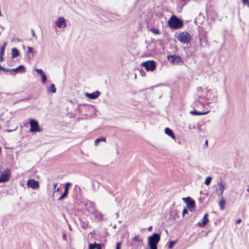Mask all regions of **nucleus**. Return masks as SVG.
I'll return each instance as SVG.
<instances>
[{
    "mask_svg": "<svg viewBox=\"0 0 249 249\" xmlns=\"http://www.w3.org/2000/svg\"><path fill=\"white\" fill-rule=\"evenodd\" d=\"M101 141L105 142L106 141V138H105V137H100V138H99L96 139L95 141H94V144L95 145H97L99 143V142H101Z\"/></svg>",
    "mask_w": 249,
    "mask_h": 249,
    "instance_id": "21",
    "label": "nucleus"
},
{
    "mask_svg": "<svg viewBox=\"0 0 249 249\" xmlns=\"http://www.w3.org/2000/svg\"><path fill=\"white\" fill-rule=\"evenodd\" d=\"M59 190V188H57L56 190L57 191H58Z\"/></svg>",
    "mask_w": 249,
    "mask_h": 249,
    "instance_id": "49",
    "label": "nucleus"
},
{
    "mask_svg": "<svg viewBox=\"0 0 249 249\" xmlns=\"http://www.w3.org/2000/svg\"><path fill=\"white\" fill-rule=\"evenodd\" d=\"M220 200L219 202V205L220 208V209L223 210L225 208V205L226 204V200L223 197H220Z\"/></svg>",
    "mask_w": 249,
    "mask_h": 249,
    "instance_id": "17",
    "label": "nucleus"
},
{
    "mask_svg": "<svg viewBox=\"0 0 249 249\" xmlns=\"http://www.w3.org/2000/svg\"><path fill=\"white\" fill-rule=\"evenodd\" d=\"M242 1L244 5H247L249 7V0H242Z\"/></svg>",
    "mask_w": 249,
    "mask_h": 249,
    "instance_id": "33",
    "label": "nucleus"
},
{
    "mask_svg": "<svg viewBox=\"0 0 249 249\" xmlns=\"http://www.w3.org/2000/svg\"><path fill=\"white\" fill-rule=\"evenodd\" d=\"M142 65L147 71H153L156 67V62L154 60H149L142 63Z\"/></svg>",
    "mask_w": 249,
    "mask_h": 249,
    "instance_id": "7",
    "label": "nucleus"
},
{
    "mask_svg": "<svg viewBox=\"0 0 249 249\" xmlns=\"http://www.w3.org/2000/svg\"><path fill=\"white\" fill-rule=\"evenodd\" d=\"M56 89L54 84H52L50 85V87L48 89V91L49 92L55 93Z\"/></svg>",
    "mask_w": 249,
    "mask_h": 249,
    "instance_id": "19",
    "label": "nucleus"
},
{
    "mask_svg": "<svg viewBox=\"0 0 249 249\" xmlns=\"http://www.w3.org/2000/svg\"><path fill=\"white\" fill-rule=\"evenodd\" d=\"M0 183L5 182L9 180L11 173L10 169L7 168H3L2 166H0Z\"/></svg>",
    "mask_w": 249,
    "mask_h": 249,
    "instance_id": "3",
    "label": "nucleus"
},
{
    "mask_svg": "<svg viewBox=\"0 0 249 249\" xmlns=\"http://www.w3.org/2000/svg\"><path fill=\"white\" fill-rule=\"evenodd\" d=\"M35 71L38 73L40 74L41 75L44 73V72L43 71L40 69H35Z\"/></svg>",
    "mask_w": 249,
    "mask_h": 249,
    "instance_id": "29",
    "label": "nucleus"
},
{
    "mask_svg": "<svg viewBox=\"0 0 249 249\" xmlns=\"http://www.w3.org/2000/svg\"><path fill=\"white\" fill-rule=\"evenodd\" d=\"M212 92V90H208V92H207V95L208 96L209 94H210Z\"/></svg>",
    "mask_w": 249,
    "mask_h": 249,
    "instance_id": "42",
    "label": "nucleus"
},
{
    "mask_svg": "<svg viewBox=\"0 0 249 249\" xmlns=\"http://www.w3.org/2000/svg\"><path fill=\"white\" fill-rule=\"evenodd\" d=\"M160 234L154 233L148 238V245L150 249H157V245L160 241Z\"/></svg>",
    "mask_w": 249,
    "mask_h": 249,
    "instance_id": "2",
    "label": "nucleus"
},
{
    "mask_svg": "<svg viewBox=\"0 0 249 249\" xmlns=\"http://www.w3.org/2000/svg\"><path fill=\"white\" fill-rule=\"evenodd\" d=\"M19 54V51L17 48H13L12 50V58L18 57Z\"/></svg>",
    "mask_w": 249,
    "mask_h": 249,
    "instance_id": "18",
    "label": "nucleus"
},
{
    "mask_svg": "<svg viewBox=\"0 0 249 249\" xmlns=\"http://www.w3.org/2000/svg\"><path fill=\"white\" fill-rule=\"evenodd\" d=\"M178 41L183 43L188 44L191 41V36L187 32H180L177 36Z\"/></svg>",
    "mask_w": 249,
    "mask_h": 249,
    "instance_id": "5",
    "label": "nucleus"
},
{
    "mask_svg": "<svg viewBox=\"0 0 249 249\" xmlns=\"http://www.w3.org/2000/svg\"><path fill=\"white\" fill-rule=\"evenodd\" d=\"M212 179V178L211 177H208L205 180V184L206 185H209L210 184Z\"/></svg>",
    "mask_w": 249,
    "mask_h": 249,
    "instance_id": "24",
    "label": "nucleus"
},
{
    "mask_svg": "<svg viewBox=\"0 0 249 249\" xmlns=\"http://www.w3.org/2000/svg\"><path fill=\"white\" fill-rule=\"evenodd\" d=\"M57 185V183H55V184H54V186H53L54 188H56V187Z\"/></svg>",
    "mask_w": 249,
    "mask_h": 249,
    "instance_id": "47",
    "label": "nucleus"
},
{
    "mask_svg": "<svg viewBox=\"0 0 249 249\" xmlns=\"http://www.w3.org/2000/svg\"><path fill=\"white\" fill-rule=\"evenodd\" d=\"M167 59L174 65H181L183 63L182 58L177 55H168Z\"/></svg>",
    "mask_w": 249,
    "mask_h": 249,
    "instance_id": "6",
    "label": "nucleus"
},
{
    "mask_svg": "<svg viewBox=\"0 0 249 249\" xmlns=\"http://www.w3.org/2000/svg\"><path fill=\"white\" fill-rule=\"evenodd\" d=\"M68 194V192L64 191L63 194L58 198V200H62L66 197Z\"/></svg>",
    "mask_w": 249,
    "mask_h": 249,
    "instance_id": "23",
    "label": "nucleus"
},
{
    "mask_svg": "<svg viewBox=\"0 0 249 249\" xmlns=\"http://www.w3.org/2000/svg\"><path fill=\"white\" fill-rule=\"evenodd\" d=\"M12 71L14 74L18 72L23 73L25 72V67L21 65L16 68L12 69Z\"/></svg>",
    "mask_w": 249,
    "mask_h": 249,
    "instance_id": "14",
    "label": "nucleus"
},
{
    "mask_svg": "<svg viewBox=\"0 0 249 249\" xmlns=\"http://www.w3.org/2000/svg\"><path fill=\"white\" fill-rule=\"evenodd\" d=\"M4 71L9 72L11 74H14V73L13 72L12 69L5 68V70H4Z\"/></svg>",
    "mask_w": 249,
    "mask_h": 249,
    "instance_id": "32",
    "label": "nucleus"
},
{
    "mask_svg": "<svg viewBox=\"0 0 249 249\" xmlns=\"http://www.w3.org/2000/svg\"><path fill=\"white\" fill-rule=\"evenodd\" d=\"M31 32H32V36L33 37H36V38L37 37H36V34H35V31L34 30V29H31Z\"/></svg>",
    "mask_w": 249,
    "mask_h": 249,
    "instance_id": "37",
    "label": "nucleus"
},
{
    "mask_svg": "<svg viewBox=\"0 0 249 249\" xmlns=\"http://www.w3.org/2000/svg\"><path fill=\"white\" fill-rule=\"evenodd\" d=\"M138 238H139V235L135 236L133 238V241H135V242H140V241H141V240H139Z\"/></svg>",
    "mask_w": 249,
    "mask_h": 249,
    "instance_id": "30",
    "label": "nucleus"
},
{
    "mask_svg": "<svg viewBox=\"0 0 249 249\" xmlns=\"http://www.w3.org/2000/svg\"><path fill=\"white\" fill-rule=\"evenodd\" d=\"M96 247V243L93 244L89 243V249H95Z\"/></svg>",
    "mask_w": 249,
    "mask_h": 249,
    "instance_id": "27",
    "label": "nucleus"
},
{
    "mask_svg": "<svg viewBox=\"0 0 249 249\" xmlns=\"http://www.w3.org/2000/svg\"><path fill=\"white\" fill-rule=\"evenodd\" d=\"M32 99V97L31 96H29V97H26L24 99H21L20 101H25V100H30Z\"/></svg>",
    "mask_w": 249,
    "mask_h": 249,
    "instance_id": "35",
    "label": "nucleus"
},
{
    "mask_svg": "<svg viewBox=\"0 0 249 249\" xmlns=\"http://www.w3.org/2000/svg\"><path fill=\"white\" fill-rule=\"evenodd\" d=\"M85 96L90 99H95L97 98L100 94V92L97 90L95 92L89 93H85Z\"/></svg>",
    "mask_w": 249,
    "mask_h": 249,
    "instance_id": "13",
    "label": "nucleus"
},
{
    "mask_svg": "<svg viewBox=\"0 0 249 249\" xmlns=\"http://www.w3.org/2000/svg\"><path fill=\"white\" fill-rule=\"evenodd\" d=\"M165 133L175 139V136L173 131L169 128L166 127L164 130Z\"/></svg>",
    "mask_w": 249,
    "mask_h": 249,
    "instance_id": "16",
    "label": "nucleus"
},
{
    "mask_svg": "<svg viewBox=\"0 0 249 249\" xmlns=\"http://www.w3.org/2000/svg\"><path fill=\"white\" fill-rule=\"evenodd\" d=\"M177 243L176 241H171L169 242V244L168 246V248L170 249H172L174 245Z\"/></svg>",
    "mask_w": 249,
    "mask_h": 249,
    "instance_id": "28",
    "label": "nucleus"
},
{
    "mask_svg": "<svg viewBox=\"0 0 249 249\" xmlns=\"http://www.w3.org/2000/svg\"><path fill=\"white\" fill-rule=\"evenodd\" d=\"M199 42L200 46L203 47H206L208 44V42L206 36L199 37Z\"/></svg>",
    "mask_w": 249,
    "mask_h": 249,
    "instance_id": "15",
    "label": "nucleus"
},
{
    "mask_svg": "<svg viewBox=\"0 0 249 249\" xmlns=\"http://www.w3.org/2000/svg\"><path fill=\"white\" fill-rule=\"evenodd\" d=\"M4 70H5V68H3L2 66L0 65V70L4 71Z\"/></svg>",
    "mask_w": 249,
    "mask_h": 249,
    "instance_id": "44",
    "label": "nucleus"
},
{
    "mask_svg": "<svg viewBox=\"0 0 249 249\" xmlns=\"http://www.w3.org/2000/svg\"><path fill=\"white\" fill-rule=\"evenodd\" d=\"M23 49H25V46L24 45H23Z\"/></svg>",
    "mask_w": 249,
    "mask_h": 249,
    "instance_id": "50",
    "label": "nucleus"
},
{
    "mask_svg": "<svg viewBox=\"0 0 249 249\" xmlns=\"http://www.w3.org/2000/svg\"><path fill=\"white\" fill-rule=\"evenodd\" d=\"M168 25L171 29H178L181 28L183 25V21L175 15L171 16L168 21Z\"/></svg>",
    "mask_w": 249,
    "mask_h": 249,
    "instance_id": "1",
    "label": "nucleus"
},
{
    "mask_svg": "<svg viewBox=\"0 0 249 249\" xmlns=\"http://www.w3.org/2000/svg\"><path fill=\"white\" fill-rule=\"evenodd\" d=\"M71 185V183L67 182L65 184V187H69V186Z\"/></svg>",
    "mask_w": 249,
    "mask_h": 249,
    "instance_id": "39",
    "label": "nucleus"
},
{
    "mask_svg": "<svg viewBox=\"0 0 249 249\" xmlns=\"http://www.w3.org/2000/svg\"><path fill=\"white\" fill-rule=\"evenodd\" d=\"M55 25L60 28L66 27L67 24L65 19L62 17H59L55 21Z\"/></svg>",
    "mask_w": 249,
    "mask_h": 249,
    "instance_id": "10",
    "label": "nucleus"
},
{
    "mask_svg": "<svg viewBox=\"0 0 249 249\" xmlns=\"http://www.w3.org/2000/svg\"><path fill=\"white\" fill-rule=\"evenodd\" d=\"M3 56L1 54H0V61H2L3 60Z\"/></svg>",
    "mask_w": 249,
    "mask_h": 249,
    "instance_id": "43",
    "label": "nucleus"
},
{
    "mask_svg": "<svg viewBox=\"0 0 249 249\" xmlns=\"http://www.w3.org/2000/svg\"><path fill=\"white\" fill-rule=\"evenodd\" d=\"M29 124L30 126V132H41L42 131V129L40 127L38 123L36 120L30 119Z\"/></svg>",
    "mask_w": 249,
    "mask_h": 249,
    "instance_id": "4",
    "label": "nucleus"
},
{
    "mask_svg": "<svg viewBox=\"0 0 249 249\" xmlns=\"http://www.w3.org/2000/svg\"><path fill=\"white\" fill-rule=\"evenodd\" d=\"M152 226H150V227H149L148 228V230L149 231H150L152 230Z\"/></svg>",
    "mask_w": 249,
    "mask_h": 249,
    "instance_id": "46",
    "label": "nucleus"
},
{
    "mask_svg": "<svg viewBox=\"0 0 249 249\" xmlns=\"http://www.w3.org/2000/svg\"><path fill=\"white\" fill-rule=\"evenodd\" d=\"M103 247V244H97L96 243V249H102V248Z\"/></svg>",
    "mask_w": 249,
    "mask_h": 249,
    "instance_id": "31",
    "label": "nucleus"
},
{
    "mask_svg": "<svg viewBox=\"0 0 249 249\" xmlns=\"http://www.w3.org/2000/svg\"><path fill=\"white\" fill-rule=\"evenodd\" d=\"M121 245H122L121 242L117 243V245H116V249H121Z\"/></svg>",
    "mask_w": 249,
    "mask_h": 249,
    "instance_id": "34",
    "label": "nucleus"
},
{
    "mask_svg": "<svg viewBox=\"0 0 249 249\" xmlns=\"http://www.w3.org/2000/svg\"><path fill=\"white\" fill-rule=\"evenodd\" d=\"M47 80V77L46 75L44 73L41 75V80L43 84L45 83Z\"/></svg>",
    "mask_w": 249,
    "mask_h": 249,
    "instance_id": "25",
    "label": "nucleus"
},
{
    "mask_svg": "<svg viewBox=\"0 0 249 249\" xmlns=\"http://www.w3.org/2000/svg\"><path fill=\"white\" fill-rule=\"evenodd\" d=\"M219 188L217 190V194L219 196V197H223V194L225 189V184L223 183L222 181H220L218 183Z\"/></svg>",
    "mask_w": 249,
    "mask_h": 249,
    "instance_id": "11",
    "label": "nucleus"
},
{
    "mask_svg": "<svg viewBox=\"0 0 249 249\" xmlns=\"http://www.w3.org/2000/svg\"><path fill=\"white\" fill-rule=\"evenodd\" d=\"M64 191L68 192H69V188L65 187Z\"/></svg>",
    "mask_w": 249,
    "mask_h": 249,
    "instance_id": "45",
    "label": "nucleus"
},
{
    "mask_svg": "<svg viewBox=\"0 0 249 249\" xmlns=\"http://www.w3.org/2000/svg\"><path fill=\"white\" fill-rule=\"evenodd\" d=\"M150 31L154 34L155 35H158L160 33V31L159 30V29H157V28H151L150 29Z\"/></svg>",
    "mask_w": 249,
    "mask_h": 249,
    "instance_id": "26",
    "label": "nucleus"
},
{
    "mask_svg": "<svg viewBox=\"0 0 249 249\" xmlns=\"http://www.w3.org/2000/svg\"><path fill=\"white\" fill-rule=\"evenodd\" d=\"M182 200L186 204L187 207L190 211L196 207L195 201L190 197H183Z\"/></svg>",
    "mask_w": 249,
    "mask_h": 249,
    "instance_id": "8",
    "label": "nucleus"
},
{
    "mask_svg": "<svg viewBox=\"0 0 249 249\" xmlns=\"http://www.w3.org/2000/svg\"><path fill=\"white\" fill-rule=\"evenodd\" d=\"M6 44H7L6 42H5L4 43V44L2 45V46H1V47L0 48V54H1V55H4V50H5V48L6 46Z\"/></svg>",
    "mask_w": 249,
    "mask_h": 249,
    "instance_id": "22",
    "label": "nucleus"
},
{
    "mask_svg": "<svg viewBox=\"0 0 249 249\" xmlns=\"http://www.w3.org/2000/svg\"><path fill=\"white\" fill-rule=\"evenodd\" d=\"M208 215V214L207 213H205L203 218L201 219V222L197 223V225L200 227H204L209 221V219L207 217Z\"/></svg>",
    "mask_w": 249,
    "mask_h": 249,
    "instance_id": "12",
    "label": "nucleus"
},
{
    "mask_svg": "<svg viewBox=\"0 0 249 249\" xmlns=\"http://www.w3.org/2000/svg\"><path fill=\"white\" fill-rule=\"evenodd\" d=\"M206 146L207 147L208 146V140H207L205 141V144L204 145V147H205Z\"/></svg>",
    "mask_w": 249,
    "mask_h": 249,
    "instance_id": "41",
    "label": "nucleus"
},
{
    "mask_svg": "<svg viewBox=\"0 0 249 249\" xmlns=\"http://www.w3.org/2000/svg\"><path fill=\"white\" fill-rule=\"evenodd\" d=\"M27 185L29 187L33 189H37L39 187V182L33 179L28 180L27 182Z\"/></svg>",
    "mask_w": 249,
    "mask_h": 249,
    "instance_id": "9",
    "label": "nucleus"
},
{
    "mask_svg": "<svg viewBox=\"0 0 249 249\" xmlns=\"http://www.w3.org/2000/svg\"><path fill=\"white\" fill-rule=\"evenodd\" d=\"M241 221H242V220H241V219H238L236 220V223L237 224H239Z\"/></svg>",
    "mask_w": 249,
    "mask_h": 249,
    "instance_id": "40",
    "label": "nucleus"
},
{
    "mask_svg": "<svg viewBox=\"0 0 249 249\" xmlns=\"http://www.w3.org/2000/svg\"><path fill=\"white\" fill-rule=\"evenodd\" d=\"M207 112H199L197 111L196 110L190 111V114L193 115H204L206 114Z\"/></svg>",
    "mask_w": 249,
    "mask_h": 249,
    "instance_id": "20",
    "label": "nucleus"
},
{
    "mask_svg": "<svg viewBox=\"0 0 249 249\" xmlns=\"http://www.w3.org/2000/svg\"><path fill=\"white\" fill-rule=\"evenodd\" d=\"M188 213V210H187V209L186 208H184L183 211H182V216H184V215L186 214V213Z\"/></svg>",
    "mask_w": 249,
    "mask_h": 249,
    "instance_id": "36",
    "label": "nucleus"
},
{
    "mask_svg": "<svg viewBox=\"0 0 249 249\" xmlns=\"http://www.w3.org/2000/svg\"><path fill=\"white\" fill-rule=\"evenodd\" d=\"M69 228H70V229L71 230V226H70V225H69Z\"/></svg>",
    "mask_w": 249,
    "mask_h": 249,
    "instance_id": "48",
    "label": "nucleus"
},
{
    "mask_svg": "<svg viewBox=\"0 0 249 249\" xmlns=\"http://www.w3.org/2000/svg\"><path fill=\"white\" fill-rule=\"evenodd\" d=\"M28 49V53H33V48L31 47H27Z\"/></svg>",
    "mask_w": 249,
    "mask_h": 249,
    "instance_id": "38",
    "label": "nucleus"
}]
</instances>
